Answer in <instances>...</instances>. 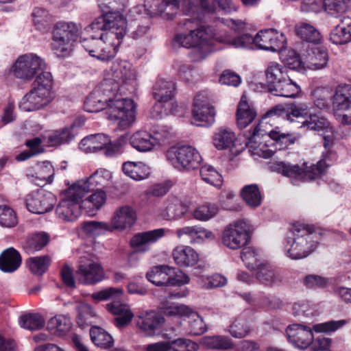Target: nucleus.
Returning a JSON list of instances; mask_svg holds the SVG:
<instances>
[{
  "label": "nucleus",
  "instance_id": "obj_1",
  "mask_svg": "<svg viewBox=\"0 0 351 351\" xmlns=\"http://www.w3.org/2000/svg\"><path fill=\"white\" fill-rule=\"evenodd\" d=\"M127 21L119 11H108L95 18L84 29L90 38L81 40L89 55L101 61L115 57L125 36Z\"/></svg>",
  "mask_w": 351,
  "mask_h": 351
},
{
  "label": "nucleus",
  "instance_id": "obj_2",
  "mask_svg": "<svg viewBox=\"0 0 351 351\" xmlns=\"http://www.w3.org/2000/svg\"><path fill=\"white\" fill-rule=\"evenodd\" d=\"M46 69L45 60L34 53H28L19 56L12 66L14 76L25 81L36 79L32 84L31 90L19 102V108L25 112H32L48 106L55 98L53 88V79L51 73L40 71Z\"/></svg>",
  "mask_w": 351,
  "mask_h": 351
},
{
  "label": "nucleus",
  "instance_id": "obj_3",
  "mask_svg": "<svg viewBox=\"0 0 351 351\" xmlns=\"http://www.w3.org/2000/svg\"><path fill=\"white\" fill-rule=\"evenodd\" d=\"M84 108L90 112L106 110L108 119L117 121L121 130L130 127L132 123V99L118 97L108 99L99 98V92L95 90L86 98Z\"/></svg>",
  "mask_w": 351,
  "mask_h": 351
},
{
  "label": "nucleus",
  "instance_id": "obj_4",
  "mask_svg": "<svg viewBox=\"0 0 351 351\" xmlns=\"http://www.w3.org/2000/svg\"><path fill=\"white\" fill-rule=\"evenodd\" d=\"M320 234L308 224L295 222L287 237L285 249L287 256L293 260L307 257L317 248Z\"/></svg>",
  "mask_w": 351,
  "mask_h": 351
},
{
  "label": "nucleus",
  "instance_id": "obj_5",
  "mask_svg": "<svg viewBox=\"0 0 351 351\" xmlns=\"http://www.w3.org/2000/svg\"><path fill=\"white\" fill-rule=\"evenodd\" d=\"M268 90L274 95L295 97L300 87L290 78L288 68L278 62H270L265 70Z\"/></svg>",
  "mask_w": 351,
  "mask_h": 351
},
{
  "label": "nucleus",
  "instance_id": "obj_6",
  "mask_svg": "<svg viewBox=\"0 0 351 351\" xmlns=\"http://www.w3.org/2000/svg\"><path fill=\"white\" fill-rule=\"evenodd\" d=\"M82 31V25L74 22L60 21L52 32L51 49L58 58L69 56Z\"/></svg>",
  "mask_w": 351,
  "mask_h": 351
},
{
  "label": "nucleus",
  "instance_id": "obj_7",
  "mask_svg": "<svg viewBox=\"0 0 351 351\" xmlns=\"http://www.w3.org/2000/svg\"><path fill=\"white\" fill-rule=\"evenodd\" d=\"M183 25L189 33L177 34L173 40V47L194 48L195 52L199 53L198 58H204L210 50L208 35L202 27L193 29L197 25V21L193 19H185Z\"/></svg>",
  "mask_w": 351,
  "mask_h": 351
},
{
  "label": "nucleus",
  "instance_id": "obj_8",
  "mask_svg": "<svg viewBox=\"0 0 351 351\" xmlns=\"http://www.w3.org/2000/svg\"><path fill=\"white\" fill-rule=\"evenodd\" d=\"M272 167L278 173L292 179L293 184H295L296 181H311L319 178L324 172L326 165L324 160L309 167L306 166V163L300 167L298 165L278 162L274 163Z\"/></svg>",
  "mask_w": 351,
  "mask_h": 351
},
{
  "label": "nucleus",
  "instance_id": "obj_9",
  "mask_svg": "<svg viewBox=\"0 0 351 351\" xmlns=\"http://www.w3.org/2000/svg\"><path fill=\"white\" fill-rule=\"evenodd\" d=\"M253 228L245 219L238 220L227 226L221 235V242L230 250L241 249L250 243Z\"/></svg>",
  "mask_w": 351,
  "mask_h": 351
},
{
  "label": "nucleus",
  "instance_id": "obj_10",
  "mask_svg": "<svg viewBox=\"0 0 351 351\" xmlns=\"http://www.w3.org/2000/svg\"><path fill=\"white\" fill-rule=\"evenodd\" d=\"M85 195L73 183L61 193V201L56 213L58 218L65 221H73L80 215V204Z\"/></svg>",
  "mask_w": 351,
  "mask_h": 351
},
{
  "label": "nucleus",
  "instance_id": "obj_11",
  "mask_svg": "<svg viewBox=\"0 0 351 351\" xmlns=\"http://www.w3.org/2000/svg\"><path fill=\"white\" fill-rule=\"evenodd\" d=\"M169 162L180 171H191L197 169L202 161L199 152L190 145L171 147L167 152Z\"/></svg>",
  "mask_w": 351,
  "mask_h": 351
},
{
  "label": "nucleus",
  "instance_id": "obj_12",
  "mask_svg": "<svg viewBox=\"0 0 351 351\" xmlns=\"http://www.w3.org/2000/svg\"><path fill=\"white\" fill-rule=\"evenodd\" d=\"M147 278L157 286H181L189 282L187 275L168 265L153 267L147 273Z\"/></svg>",
  "mask_w": 351,
  "mask_h": 351
},
{
  "label": "nucleus",
  "instance_id": "obj_13",
  "mask_svg": "<svg viewBox=\"0 0 351 351\" xmlns=\"http://www.w3.org/2000/svg\"><path fill=\"white\" fill-rule=\"evenodd\" d=\"M180 0H145L144 5L135 7V12L153 17L162 15L167 19H172L179 9Z\"/></svg>",
  "mask_w": 351,
  "mask_h": 351
},
{
  "label": "nucleus",
  "instance_id": "obj_14",
  "mask_svg": "<svg viewBox=\"0 0 351 351\" xmlns=\"http://www.w3.org/2000/svg\"><path fill=\"white\" fill-rule=\"evenodd\" d=\"M215 110L206 93H199L194 98L193 119L197 125H211L215 121Z\"/></svg>",
  "mask_w": 351,
  "mask_h": 351
},
{
  "label": "nucleus",
  "instance_id": "obj_15",
  "mask_svg": "<svg viewBox=\"0 0 351 351\" xmlns=\"http://www.w3.org/2000/svg\"><path fill=\"white\" fill-rule=\"evenodd\" d=\"M56 202L55 195L44 189L29 193L26 197V206L32 213L44 214L51 211Z\"/></svg>",
  "mask_w": 351,
  "mask_h": 351
},
{
  "label": "nucleus",
  "instance_id": "obj_16",
  "mask_svg": "<svg viewBox=\"0 0 351 351\" xmlns=\"http://www.w3.org/2000/svg\"><path fill=\"white\" fill-rule=\"evenodd\" d=\"M112 173L105 168L97 169L89 178L76 181L74 184L84 195L93 191L96 188L104 189L112 183Z\"/></svg>",
  "mask_w": 351,
  "mask_h": 351
},
{
  "label": "nucleus",
  "instance_id": "obj_17",
  "mask_svg": "<svg viewBox=\"0 0 351 351\" xmlns=\"http://www.w3.org/2000/svg\"><path fill=\"white\" fill-rule=\"evenodd\" d=\"M255 45L263 50L278 51L286 47V37L273 29L261 30L255 36Z\"/></svg>",
  "mask_w": 351,
  "mask_h": 351
},
{
  "label": "nucleus",
  "instance_id": "obj_18",
  "mask_svg": "<svg viewBox=\"0 0 351 351\" xmlns=\"http://www.w3.org/2000/svg\"><path fill=\"white\" fill-rule=\"evenodd\" d=\"M54 174V169L49 161L38 162L26 170V176L29 181L39 186L51 184Z\"/></svg>",
  "mask_w": 351,
  "mask_h": 351
},
{
  "label": "nucleus",
  "instance_id": "obj_19",
  "mask_svg": "<svg viewBox=\"0 0 351 351\" xmlns=\"http://www.w3.org/2000/svg\"><path fill=\"white\" fill-rule=\"evenodd\" d=\"M78 280L84 285H95L104 278V270L98 262L82 260L76 271Z\"/></svg>",
  "mask_w": 351,
  "mask_h": 351
},
{
  "label": "nucleus",
  "instance_id": "obj_20",
  "mask_svg": "<svg viewBox=\"0 0 351 351\" xmlns=\"http://www.w3.org/2000/svg\"><path fill=\"white\" fill-rule=\"evenodd\" d=\"M165 322V317L153 311L140 313L136 320V326L147 336L159 334Z\"/></svg>",
  "mask_w": 351,
  "mask_h": 351
},
{
  "label": "nucleus",
  "instance_id": "obj_21",
  "mask_svg": "<svg viewBox=\"0 0 351 351\" xmlns=\"http://www.w3.org/2000/svg\"><path fill=\"white\" fill-rule=\"evenodd\" d=\"M165 228L140 232L133 236V256L144 254L150 250V245L165 235Z\"/></svg>",
  "mask_w": 351,
  "mask_h": 351
},
{
  "label": "nucleus",
  "instance_id": "obj_22",
  "mask_svg": "<svg viewBox=\"0 0 351 351\" xmlns=\"http://www.w3.org/2000/svg\"><path fill=\"white\" fill-rule=\"evenodd\" d=\"M286 334L289 341L295 347L304 350L313 342V335L312 330L300 324L289 325L286 329Z\"/></svg>",
  "mask_w": 351,
  "mask_h": 351
},
{
  "label": "nucleus",
  "instance_id": "obj_23",
  "mask_svg": "<svg viewBox=\"0 0 351 351\" xmlns=\"http://www.w3.org/2000/svg\"><path fill=\"white\" fill-rule=\"evenodd\" d=\"M309 106L307 103L294 102L289 104L288 112H286L284 108L281 106H276L267 111L265 114V118L271 116H284L285 115L289 120L291 119V116L294 117H303L308 114Z\"/></svg>",
  "mask_w": 351,
  "mask_h": 351
},
{
  "label": "nucleus",
  "instance_id": "obj_24",
  "mask_svg": "<svg viewBox=\"0 0 351 351\" xmlns=\"http://www.w3.org/2000/svg\"><path fill=\"white\" fill-rule=\"evenodd\" d=\"M188 206L177 197H169L166 208L162 210L159 216L165 220L172 221L181 219L188 212Z\"/></svg>",
  "mask_w": 351,
  "mask_h": 351
},
{
  "label": "nucleus",
  "instance_id": "obj_25",
  "mask_svg": "<svg viewBox=\"0 0 351 351\" xmlns=\"http://www.w3.org/2000/svg\"><path fill=\"white\" fill-rule=\"evenodd\" d=\"M330 40L336 45H343L351 41V18L343 16L331 31Z\"/></svg>",
  "mask_w": 351,
  "mask_h": 351
},
{
  "label": "nucleus",
  "instance_id": "obj_26",
  "mask_svg": "<svg viewBox=\"0 0 351 351\" xmlns=\"http://www.w3.org/2000/svg\"><path fill=\"white\" fill-rule=\"evenodd\" d=\"M108 311L117 315L114 323L119 328L128 325L132 319V312L130 306L119 301H114L106 304Z\"/></svg>",
  "mask_w": 351,
  "mask_h": 351
},
{
  "label": "nucleus",
  "instance_id": "obj_27",
  "mask_svg": "<svg viewBox=\"0 0 351 351\" xmlns=\"http://www.w3.org/2000/svg\"><path fill=\"white\" fill-rule=\"evenodd\" d=\"M176 263L180 267H193L199 261L198 254L189 246H178L172 252Z\"/></svg>",
  "mask_w": 351,
  "mask_h": 351
},
{
  "label": "nucleus",
  "instance_id": "obj_28",
  "mask_svg": "<svg viewBox=\"0 0 351 351\" xmlns=\"http://www.w3.org/2000/svg\"><path fill=\"white\" fill-rule=\"evenodd\" d=\"M306 66L311 70L326 68L328 63V54L326 48L320 46L311 49L305 59Z\"/></svg>",
  "mask_w": 351,
  "mask_h": 351
},
{
  "label": "nucleus",
  "instance_id": "obj_29",
  "mask_svg": "<svg viewBox=\"0 0 351 351\" xmlns=\"http://www.w3.org/2000/svg\"><path fill=\"white\" fill-rule=\"evenodd\" d=\"M21 265V256L13 247L5 250L0 255V269L5 273L15 271Z\"/></svg>",
  "mask_w": 351,
  "mask_h": 351
},
{
  "label": "nucleus",
  "instance_id": "obj_30",
  "mask_svg": "<svg viewBox=\"0 0 351 351\" xmlns=\"http://www.w3.org/2000/svg\"><path fill=\"white\" fill-rule=\"evenodd\" d=\"M132 223V207L123 206L114 213L111 222L109 223L111 232L123 230Z\"/></svg>",
  "mask_w": 351,
  "mask_h": 351
},
{
  "label": "nucleus",
  "instance_id": "obj_31",
  "mask_svg": "<svg viewBox=\"0 0 351 351\" xmlns=\"http://www.w3.org/2000/svg\"><path fill=\"white\" fill-rule=\"evenodd\" d=\"M109 143L108 136L104 134H96L84 138L80 142V147L85 153H94L103 149Z\"/></svg>",
  "mask_w": 351,
  "mask_h": 351
},
{
  "label": "nucleus",
  "instance_id": "obj_32",
  "mask_svg": "<svg viewBox=\"0 0 351 351\" xmlns=\"http://www.w3.org/2000/svg\"><path fill=\"white\" fill-rule=\"evenodd\" d=\"M256 113L249 105L246 97L242 96L237 108V121L239 128H245L255 119Z\"/></svg>",
  "mask_w": 351,
  "mask_h": 351
},
{
  "label": "nucleus",
  "instance_id": "obj_33",
  "mask_svg": "<svg viewBox=\"0 0 351 351\" xmlns=\"http://www.w3.org/2000/svg\"><path fill=\"white\" fill-rule=\"evenodd\" d=\"M189 307L182 304L172 302L169 301H162L158 306V309L161 313L167 316L180 318L185 320V315L189 310Z\"/></svg>",
  "mask_w": 351,
  "mask_h": 351
},
{
  "label": "nucleus",
  "instance_id": "obj_34",
  "mask_svg": "<svg viewBox=\"0 0 351 351\" xmlns=\"http://www.w3.org/2000/svg\"><path fill=\"white\" fill-rule=\"evenodd\" d=\"M175 84L172 81L164 79L159 80L153 87V97L154 99L160 101H173Z\"/></svg>",
  "mask_w": 351,
  "mask_h": 351
},
{
  "label": "nucleus",
  "instance_id": "obj_35",
  "mask_svg": "<svg viewBox=\"0 0 351 351\" xmlns=\"http://www.w3.org/2000/svg\"><path fill=\"white\" fill-rule=\"evenodd\" d=\"M236 139L234 132L228 128H220L213 136L214 145L220 150L232 146Z\"/></svg>",
  "mask_w": 351,
  "mask_h": 351
},
{
  "label": "nucleus",
  "instance_id": "obj_36",
  "mask_svg": "<svg viewBox=\"0 0 351 351\" xmlns=\"http://www.w3.org/2000/svg\"><path fill=\"white\" fill-rule=\"evenodd\" d=\"M351 101V85L339 86L333 95V107L337 110H345Z\"/></svg>",
  "mask_w": 351,
  "mask_h": 351
},
{
  "label": "nucleus",
  "instance_id": "obj_37",
  "mask_svg": "<svg viewBox=\"0 0 351 351\" xmlns=\"http://www.w3.org/2000/svg\"><path fill=\"white\" fill-rule=\"evenodd\" d=\"M71 328V322L63 315H56L47 323V330L52 335L62 336L65 335Z\"/></svg>",
  "mask_w": 351,
  "mask_h": 351
},
{
  "label": "nucleus",
  "instance_id": "obj_38",
  "mask_svg": "<svg viewBox=\"0 0 351 351\" xmlns=\"http://www.w3.org/2000/svg\"><path fill=\"white\" fill-rule=\"evenodd\" d=\"M90 336L93 343L97 347L107 349L113 346L112 336L100 327L93 326L90 330Z\"/></svg>",
  "mask_w": 351,
  "mask_h": 351
},
{
  "label": "nucleus",
  "instance_id": "obj_39",
  "mask_svg": "<svg viewBox=\"0 0 351 351\" xmlns=\"http://www.w3.org/2000/svg\"><path fill=\"white\" fill-rule=\"evenodd\" d=\"M188 319L189 333L191 335H201L207 330V327L202 317L191 308L185 315Z\"/></svg>",
  "mask_w": 351,
  "mask_h": 351
},
{
  "label": "nucleus",
  "instance_id": "obj_40",
  "mask_svg": "<svg viewBox=\"0 0 351 351\" xmlns=\"http://www.w3.org/2000/svg\"><path fill=\"white\" fill-rule=\"evenodd\" d=\"M330 125V122L324 117L317 114H311L308 118L302 123L301 128L321 134Z\"/></svg>",
  "mask_w": 351,
  "mask_h": 351
},
{
  "label": "nucleus",
  "instance_id": "obj_41",
  "mask_svg": "<svg viewBox=\"0 0 351 351\" xmlns=\"http://www.w3.org/2000/svg\"><path fill=\"white\" fill-rule=\"evenodd\" d=\"M324 11L332 16H337L351 9V0H322Z\"/></svg>",
  "mask_w": 351,
  "mask_h": 351
},
{
  "label": "nucleus",
  "instance_id": "obj_42",
  "mask_svg": "<svg viewBox=\"0 0 351 351\" xmlns=\"http://www.w3.org/2000/svg\"><path fill=\"white\" fill-rule=\"evenodd\" d=\"M295 32L302 39L310 43H318L320 39V34L317 29L307 23H300L295 25Z\"/></svg>",
  "mask_w": 351,
  "mask_h": 351
},
{
  "label": "nucleus",
  "instance_id": "obj_43",
  "mask_svg": "<svg viewBox=\"0 0 351 351\" xmlns=\"http://www.w3.org/2000/svg\"><path fill=\"white\" fill-rule=\"evenodd\" d=\"M256 277L260 282L271 285L279 280V276L269 264H260L256 269Z\"/></svg>",
  "mask_w": 351,
  "mask_h": 351
},
{
  "label": "nucleus",
  "instance_id": "obj_44",
  "mask_svg": "<svg viewBox=\"0 0 351 351\" xmlns=\"http://www.w3.org/2000/svg\"><path fill=\"white\" fill-rule=\"evenodd\" d=\"M73 128V125H71L54 131L48 137L49 145L56 146L70 142L74 138Z\"/></svg>",
  "mask_w": 351,
  "mask_h": 351
},
{
  "label": "nucleus",
  "instance_id": "obj_45",
  "mask_svg": "<svg viewBox=\"0 0 351 351\" xmlns=\"http://www.w3.org/2000/svg\"><path fill=\"white\" fill-rule=\"evenodd\" d=\"M154 145L153 136L146 131H138L133 134V147L139 152L150 151Z\"/></svg>",
  "mask_w": 351,
  "mask_h": 351
},
{
  "label": "nucleus",
  "instance_id": "obj_46",
  "mask_svg": "<svg viewBox=\"0 0 351 351\" xmlns=\"http://www.w3.org/2000/svg\"><path fill=\"white\" fill-rule=\"evenodd\" d=\"M82 228L88 237H97L106 232H112L109 223L104 221H85L82 224Z\"/></svg>",
  "mask_w": 351,
  "mask_h": 351
},
{
  "label": "nucleus",
  "instance_id": "obj_47",
  "mask_svg": "<svg viewBox=\"0 0 351 351\" xmlns=\"http://www.w3.org/2000/svg\"><path fill=\"white\" fill-rule=\"evenodd\" d=\"M156 103L150 111V117L154 119H161L171 113H173L174 104L173 101H160L155 99Z\"/></svg>",
  "mask_w": 351,
  "mask_h": 351
},
{
  "label": "nucleus",
  "instance_id": "obj_48",
  "mask_svg": "<svg viewBox=\"0 0 351 351\" xmlns=\"http://www.w3.org/2000/svg\"><path fill=\"white\" fill-rule=\"evenodd\" d=\"M241 195L246 204L251 207H258L261 204L262 197L257 184L245 186L241 190Z\"/></svg>",
  "mask_w": 351,
  "mask_h": 351
},
{
  "label": "nucleus",
  "instance_id": "obj_49",
  "mask_svg": "<svg viewBox=\"0 0 351 351\" xmlns=\"http://www.w3.org/2000/svg\"><path fill=\"white\" fill-rule=\"evenodd\" d=\"M45 324V319L38 313H27L19 318L20 326L29 330H39Z\"/></svg>",
  "mask_w": 351,
  "mask_h": 351
},
{
  "label": "nucleus",
  "instance_id": "obj_50",
  "mask_svg": "<svg viewBox=\"0 0 351 351\" xmlns=\"http://www.w3.org/2000/svg\"><path fill=\"white\" fill-rule=\"evenodd\" d=\"M78 318L77 324L84 328L93 324L96 317V313L89 304L81 302L77 305Z\"/></svg>",
  "mask_w": 351,
  "mask_h": 351
},
{
  "label": "nucleus",
  "instance_id": "obj_51",
  "mask_svg": "<svg viewBox=\"0 0 351 351\" xmlns=\"http://www.w3.org/2000/svg\"><path fill=\"white\" fill-rule=\"evenodd\" d=\"M219 211V207L212 203H204L197 206L193 213V217L199 221H208L214 217Z\"/></svg>",
  "mask_w": 351,
  "mask_h": 351
},
{
  "label": "nucleus",
  "instance_id": "obj_52",
  "mask_svg": "<svg viewBox=\"0 0 351 351\" xmlns=\"http://www.w3.org/2000/svg\"><path fill=\"white\" fill-rule=\"evenodd\" d=\"M202 343L206 348L213 350H228L232 346L228 337L220 335L205 337Z\"/></svg>",
  "mask_w": 351,
  "mask_h": 351
},
{
  "label": "nucleus",
  "instance_id": "obj_53",
  "mask_svg": "<svg viewBox=\"0 0 351 351\" xmlns=\"http://www.w3.org/2000/svg\"><path fill=\"white\" fill-rule=\"evenodd\" d=\"M186 339L179 338L171 342H158L149 344L147 347V351H169L171 348L176 351H184Z\"/></svg>",
  "mask_w": 351,
  "mask_h": 351
},
{
  "label": "nucleus",
  "instance_id": "obj_54",
  "mask_svg": "<svg viewBox=\"0 0 351 351\" xmlns=\"http://www.w3.org/2000/svg\"><path fill=\"white\" fill-rule=\"evenodd\" d=\"M200 176L205 182L210 185L219 187L222 184L221 175L210 165L202 166L200 169Z\"/></svg>",
  "mask_w": 351,
  "mask_h": 351
},
{
  "label": "nucleus",
  "instance_id": "obj_55",
  "mask_svg": "<svg viewBox=\"0 0 351 351\" xmlns=\"http://www.w3.org/2000/svg\"><path fill=\"white\" fill-rule=\"evenodd\" d=\"M311 95L314 104L319 109L328 107L332 97L331 91L325 87L316 88L312 92Z\"/></svg>",
  "mask_w": 351,
  "mask_h": 351
},
{
  "label": "nucleus",
  "instance_id": "obj_56",
  "mask_svg": "<svg viewBox=\"0 0 351 351\" xmlns=\"http://www.w3.org/2000/svg\"><path fill=\"white\" fill-rule=\"evenodd\" d=\"M230 333L236 338H243L249 334L250 328L244 315L238 317L230 326Z\"/></svg>",
  "mask_w": 351,
  "mask_h": 351
},
{
  "label": "nucleus",
  "instance_id": "obj_57",
  "mask_svg": "<svg viewBox=\"0 0 351 351\" xmlns=\"http://www.w3.org/2000/svg\"><path fill=\"white\" fill-rule=\"evenodd\" d=\"M49 263L50 259L47 256L32 257L27 261L29 269L36 275H43L47 269Z\"/></svg>",
  "mask_w": 351,
  "mask_h": 351
},
{
  "label": "nucleus",
  "instance_id": "obj_58",
  "mask_svg": "<svg viewBox=\"0 0 351 351\" xmlns=\"http://www.w3.org/2000/svg\"><path fill=\"white\" fill-rule=\"evenodd\" d=\"M107 199L106 193L101 189L93 193L86 199H82L81 203L84 206H88L95 210L100 209L106 203Z\"/></svg>",
  "mask_w": 351,
  "mask_h": 351
},
{
  "label": "nucleus",
  "instance_id": "obj_59",
  "mask_svg": "<svg viewBox=\"0 0 351 351\" xmlns=\"http://www.w3.org/2000/svg\"><path fill=\"white\" fill-rule=\"evenodd\" d=\"M123 294V291L121 289L108 287L93 293L91 298L95 301H105L119 299Z\"/></svg>",
  "mask_w": 351,
  "mask_h": 351
},
{
  "label": "nucleus",
  "instance_id": "obj_60",
  "mask_svg": "<svg viewBox=\"0 0 351 351\" xmlns=\"http://www.w3.org/2000/svg\"><path fill=\"white\" fill-rule=\"evenodd\" d=\"M241 249V258L243 262L249 269H255L260 265L258 264L260 258L258 252L252 247H243Z\"/></svg>",
  "mask_w": 351,
  "mask_h": 351
},
{
  "label": "nucleus",
  "instance_id": "obj_61",
  "mask_svg": "<svg viewBox=\"0 0 351 351\" xmlns=\"http://www.w3.org/2000/svg\"><path fill=\"white\" fill-rule=\"evenodd\" d=\"M18 223L15 211L10 207L0 206V225L3 227L12 228Z\"/></svg>",
  "mask_w": 351,
  "mask_h": 351
},
{
  "label": "nucleus",
  "instance_id": "obj_62",
  "mask_svg": "<svg viewBox=\"0 0 351 351\" xmlns=\"http://www.w3.org/2000/svg\"><path fill=\"white\" fill-rule=\"evenodd\" d=\"M123 68L125 69V66L122 64L113 63L111 69L107 71L105 80L106 82L112 81L117 85L121 82L125 81L128 77V75L126 71L122 70Z\"/></svg>",
  "mask_w": 351,
  "mask_h": 351
},
{
  "label": "nucleus",
  "instance_id": "obj_63",
  "mask_svg": "<svg viewBox=\"0 0 351 351\" xmlns=\"http://www.w3.org/2000/svg\"><path fill=\"white\" fill-rule=\"evenodd\" d=\"M32 16L36 29L42 31L47 27L51 19L47 10L42 8H36Z\"/></svg>",
  "mask_w": 351,
  "mask_h": 351
},
{
  "label": "nucleus",
  "instance_id": "obj_64",
  "mask_svg": "<svg viewBox=\"0 0 351 351\" xmlns=\"http://www.w3.org/2000/svg\"><path fill=\"white\" fill-rule=\"evenodd\" d=\"M227 283V279L219 274L210 276H202L199 280V284L206 288L212 289L223 287Z\"/></svg>",
  "mask_w": 351,
  "mask_h": 351
}]
</instances>
